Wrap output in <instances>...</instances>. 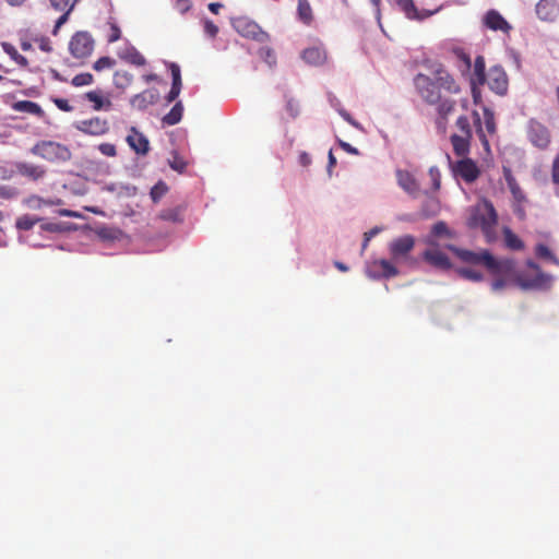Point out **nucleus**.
<instances>
[{
    "mask_svg": "<svg viewBox=\"0 0 559 559\" xmlns=\"http://www.w3.org/2000/svg\"><path fill=\"white\" fill-rule=\"evenodd\" d=\"M488 259L487 270L492 275L504 276L524 292H545L550 289L555 277L551 274H539L527 277L516 267V260L513 258H497L491 252Z\"/></svg>",
    "mask_w": 559,
    "mask_h": 559,
    "instance_id": "1",
    "label": "nucleus"
},
{
    "mask_svg": "<svg viewBox=\"0 0 559 559\" xmlns=\"http://www.w3.org/2000/svg\"><path fill=\"white\" fill-rule=\"evenodd\" d=\"M498 223V213L491 201L484 199L483 203L472 209L467 218L468 228H476L480 226L483 233L490 241V234L492 228Z\"/></svg>",
    "mask_w": 559,
    "mask_h": 559,
    "instance_id": "2",
    "label": "nucleus"
},
{
    "mask_svg": "<svg viewBox=\"0 0 559 559\" xmlns=\"http://www.w3.org/2000/svg\"><path fill=\"white\" fill-rule=\"evenodd\" d=\"M31 153L52 164H63L72 158V153L67 145L50 140L37 142L31 148Z\"/></svg>",
    "mask_w": 559,
    "mask_h": 559,
    "instance_id": "3",
    "label": "nucleus"
},
{
    "mask_svg": "<svg viewBox=\"0 0 559 559\" xmlns=\"http://www.w3.org/2000/svg\"><path fill=\"white\" fill-rule=\"evenodd\" d=\"M447 158L451 168V173L455 179H462L466 183L475 182L479 175L480 170L475 160L468 157H463L456 162H452L449 154H447Z\"/></svg>",
    "mask_w": 559,
    "mask_h": 559,
    "instance_id": "4",
    "label": "nucleus"
},
{
    "mask_svg": "<svg viewBox=\"0 0 559 559\" xmlns=\"http://www.w3.org/2000/svg\"><path fill=\"white\" fill-rule=\"evenodd\" d=\"M233 26L242 37L250 38L261 44L270 40V35L264 32L258 23L247 17L234 20Z\"/></svg>",
    "mask_w": 559,
    "mask_h": 559,
    "instance_id": "5",
    "label": "nucleus"
},
{
    "mask_svg": "<svg viewBox=\"0 0 559 559\" xmlns=\"http://www.w3.org/2000/svg\"><path fill=\"white\" fill-rule=\"evenodd\" d=\"M94 39L88 32L79 31L70 39L69 51L76 59H83L92 55Z\"/></svg>",
    "mask_w": 559,
    "mask_h": 559,
    "instance_id": "6",
    "label": "nucleus"
},
{
    "mask_svg": "<svg viewBox=\"0 0 559 559\" xmlns=\"http://www.w3.org/2000/svg\"><path fill=\"white\" fill-rule=\"evenodd\" d=\"M414 85L426 103L435 105L440 102V91L438 90L437 83L431 78L423 73H418L414 78Z\"/></svg>",
    "mask_w": 559,
    "mask_h": 559,
    "instance_id": "7",
    "label": "nucleus"
},
{
    "mask_svg": "<svg viewBox=\"0 0 559 559\" xmlns=\"http://www.w3.org/2000/svg\"><path fill=\"white\" fill-rule=\"evenodd\" d=\"M365 273L370 280L391 278L399 274L396 266L386 259H379L368 262L365 267Z\"/></svg>",
    "mask_w": 559,
    "mask_h": 559,
    "instance_id": "8",
    "label": "nucleus"
},
{
    "mask_svg": "<svg viewBox=\"0 0 559 559\" xmlns=\"http://www.w3.org/2000/svg\"><path fill=\"white\" fill-rule=\"evenodd\" d=\"M448 250L453 252L462 262L469 263L474 265H483L487 267L488 259L487 255H490V250L480 249L479 251H473L464 248H460L455 245L448 243L445 246Z\"/></svg>",
    "mask_w": 559,
    "mask_h": 559,
    "instance_id": "9",
    "label": "nucleus"
},
{
    "mask_svg": "<svg viewBox=\"0 0 559 559\" xmlns=\"http://www.w3.org/2000/svg\"><path fill=\"white\" fill-rule=\"evenodd\" d=\"M527 136L534 146L542 150L546 148L550 143L548 129L535 119H531L527 123Z\"/></svg>",
    "mask_w": 559,
    "mask_h": 559,
    "instance_id": "10",
    "label": "nucleus"
},
{
    "mask_svg": "<svg viewBox=\"0 0 559 559\" xmlns=\"http://www.w3.org/2000/svg\"><path fill=\"white\" fill-rule=\"evenodd\" d=\"M395 3L400 7V9L403 11L405 16L408 20L413 21H425L426 19L437 14L440 12L443 8V5H440L436 8L435 10H419L413 0H394Z\"/></svg>",
    "mask_w": 559,
    "mask_h": 559,
    "instance_id": "11",
    "label": "nucleus"
},
{
    "mask_svg": "<svg viewBox=\"0 0 559 559\" xmlns=\"http://www.w3.org/2000/svg\"><path fill=\"white\" fill-rule=\"evenodd\" d=\"M489 88L498 95H506L508 92V76L500 64L492 66L487 74Z\"/></svg>",
    "mask_w": 559,
    "mask_h": 559,
    "instance_id": "12",
    "label": "nucleus"
},
{
    "mask_svg": "<svg viewBox=\"0 0 559 559\" xmlns=\"http://www.w3.org/2000/svg\"><path fill=\"white\" fill-rule=\"evenodd\" d=\"M73 127L85 134L95 136L104 135L109 131L108 121L99 117L75 121Z\"/></svg>",
    "mask_w": 559,
    "mask_h": 559,
    "instance_id": "13",
    "label": "nucleus"
},
{
    "mask_svg": "<svg viewBox=\"0 0 559 559\" xmlns=\"http://www.w3.org/2000/svg\"><path fill=\"white\" fill-rule=\"evenodd\" d=\"M397 186L413 199L421 195V188L418 180L407 170L396 169L395 171Z\"/></svg>",
    "mask_w": 559,
    "mask_h": 559,
    "instance_id": "14",
    "label": "nucleus"
},
{
    "mask_svg": "<svg viewBox=\"0 0 559 559\" xmlns=\"http://www.w3.org/2000/svg\"><path fill=\"white\" fill-rule=\"evenodd\" d=\"M415 237L412 235H404L390 242L389 250L394 261L407 257L414 249Z\"/></svg>",
    "mask_w": 559,
    "mask_h": 559,
    "instance_id": "15",
    "label": "nucleus"
},
{
    "mask_svg": "<svg viewBox=\"0 0 559 559\" xmlns=\"http://www.w3.org/2000/svg\"><path fill=\"white\" fill-rule=\"evenodd\" d=\"M129 134L126 138V142L129 147L134 151L135 154L145 156L150 152V141L146 135L138 130L135 127H131Z\"/></svg>",
    "mask_w": 559,
    "mask_h": 559,
    "instance_id": "16",
    "label": "nucleus"
},
{
    "mask_svg": "<svg viewBox=\"0 0 559 559\" xmlns=\"http://www.w3.org/2000/svg\"><path fill=\"white\" fill-rule=\"evenodd\" d=\"M421 257L424 261L440 271H450L453 267L449 257L439 250L438 247H435V249H426Z\"/></svg>",
    "mask_w": 559,
    "mask_h": 559,
    "instance_id": "17",
    "label": "nucleus"
},
{
    "mask_svg": "<svg viewBox=\"0 0 559 559\" xmlns=\"http://www.w3.org/2000/svg\"><path fill=\"white\" fill-rule=\"evenodd\" d=\"M159 96V91L156 87H151L133 95L130 99V105L140 111H144L150 105H155Z\"/></svg>",
    "mask_w": 559,
    "mask_h": 559,
    "instance_id": "18",
    "label": "nucleus"
},
{
    "mask_svg": "<svg viewBox=\"0 0 559 559\" xmlns=\"http://www.w3.org/2000/svg\"><path fill=\"white\" fill-rule=\"evenodd\" d=\"M300 57L307 64L320 67L326 61V50L322 44H317L304 49Z\"/></svg>",
    "mask_w": 559,
    "mask_h": 559,
    "instance_id": "19",
    "label": "nucleus"
},
{
    "mask_svg": "<svg viewBox=\"0 0 559 559\" xmlns=\"http://www.w3.org/2000/svg\"><path fill=\"white\" fill-rule=\"evenodd\" d=\"M439 238H455V233L449 228L448 224L443 221H438L431 226L429 235L426 237V243L430 247H438Z\"/></svg>",
    "mask_w": 559,
    "mask_h": 559,
    "instance_id": "20",
    "label": "nucleus"
},
{
    "mask_svg": "<svg viewBox=\"0 0 559 559\" xmlns=\"http://www.w3.org/2000/svg\"><path fill=\"white\" fill-rule=\"evenodd\" d=\"M535 11L539 20L554 22L559 15V3L557 0H539Z\"/></svg>",
    "mask_w": 559,
    "mask_h": 559,
    "instance_id": "21",
    "label": "nucleus"
},
{
    "mask_svg": "<svg viewBox=\"0 0 559 559\" xmlns=\"http://www.w3.org/2000/svg\"><path fill=\"white\" fill-rule=\"evenodd\" d=\"M484 25L491 31L509 33L512 28L510 23L495 9L486 12L483 19Z\"/></svg>",
    "mask_w": 559,
    "mask_h": 559,
    "instance_id": "22",
    "label": "nucleus"
},
{
    "mask_svg": "<svg viewBox=\"0 0 559 559\" xmlns=\"http://www.w3.org/2000/svg\"><path fill=\"white\" fill-rule=\"evenodd\" d=\"M421 194L426 197L420 206L421 216L425 218L437 216L441 207L439 199L428 190H424Z\"/></svg>",
    "mask_w": 559,
    "mask_h": 559,
    "instance_id": "23",
    "label": "nucleus"
},
{
    "mask_svg": "<svg viewBox=\"0 0 559 559\" xmlns=\"http://www.w3.org/2000/svg\"><path fill=\"white\" fill-rule=\"evenodd\" d=\"M118 56L123 61L136 67H142L146 63L142 53L129 41L126 43L123 48L119 49Z\"/></svg>",
    "mask_w": 559,
    "mask_h": 559,
    "instance_id": "24",
    "label": "nucleus"
},
{
    "mask_svg": "<svg viewBox=\"0 0 559 559\" xmlns=\"http://www.w3.org/2000/svg\"><path fill=\"white\" fill-rule=\"evenodd\" d=\"M104 191L115 193L118 199L131 198L138 193V188L130 183L111 182L103 188Z\"/></svg>",
    "mask_w": 559,
    "mask_h": 559,
    "instance_id": "25",
    "label": "nucleus"
},
{
    "mask_svg": "<svg viewBox=\"0 0 559 559\" xmlns=\"http://www.w3.org/2000/svg\"><path fill=\"white\" fill-rule=\"evenodd\" d=\"M504 180L508 185V188L510 192L512 193L513 198L518 202H522L525 200V195L523 191L521 190L520 186L518 185L512 170L510 167L503 166L502 168Z\"/></svg>",
    "mask_w": 559,
    "mask_h": 559,
    "instance_id": "26",
    "label": "nucleus"
},
{
    "mask_svg": "<svg viewBox=\"0 0 559 559\" xmlns=\"http://www.w3.org/2000/svg\"><path fill=\"white\" fill-rule=\"evenodd\" d=\"M84 97L93 103V109L94 110H109L112 106V103L110 99L108 98H105L103 95H102V92L100 91H90L87 93H85Z\"/></svg>",
    "mask_w": 559,
    "mask_h": 559,
    "instance_id": "27",
    "label": "nucleus"
},
{
    "mask_svg": "<svg viewBox=\"0 0 559 559\" xmlns=\"http://www.w3.org/2000/svg\"><path fill=\"white\" fill-rule=\"evenodd\" d=\"M487 81L486 62L483 56H477L474 61V70L471 78V84L484 85Z\"/></svg>",
    "mask_w": 559,
    "mask_h": 559,
    "instance_id": "28",
    "label": "nucleus"
},
{
    "mask_svg": "<svg viewBox=\"0 0 559 559\" xmlns=\"http://www.w3.org/2000/svg\"><path fill=\"white\" fill-rule=\"evenodd\" d=\"M12 109L19 112H26L35 115L37 117L44 116L43 108L35 102L32 100H19L12 104Z\"/></svg>",
    "mask_w": 559,
    "mask_h": 559,
    "instance_id": "29",
    "label": "nucleus"
},
{
    "mask_svg": "<svg viewBox=\"0 0 559 559\" xmlns=\"http://www.w3.org/2000/svg\"><path fill=\"white\" fill-rule=\"evenodd\" d=\"M94 231L102 240L106 241L119 240L122 235L119 228L110 227L105 224H97Z\"/></svg>",
    "mask_w": 559,
    "mask_h": 559,
    "instance_id": "30",
    "label": "nucleus"
},
{
    "mask_svg": "<svg viewBox=\"0 0 559 559\" xmlns=\"http://www.w3.org/2000/svg\"><path fill=\"white\" fill-rule=\"evenodd\" d=\"M19 174L33 180H38L45 176V169L28 163H20L16 166Z\"/></svg>",
    "mask_w": 559,
    "mask_h": 559,
    "instance_id": "31",
    "label": "nucleus"
},
{
    "mask_svg": "<svg viewBox=\"0 0 559 559\" xmlns=\"http://www.w3.org/2000/svg\"><path fill=\"white\" fill-rule=\"evenodd\" d=\"M451 143L453 146V151L457 156L465 157V155L469 152V140L471 138H467V135H459V134H452Z\"/></svg>",
    "mask_w": 559,
    "mask_h": 559,
    "instance_id": "32",
    "label": "nucleus"
},
{
    "mask_svg": "<svg viewBox=\"0 0 559 559\" xmlns=\"http://www.w3.org/2000/svg\"><path fill=\"white\" fill-rule=\"evenodd\" d=\"M183 105L181 100L175 103L171 109L163 117L162 122L164 126H175L182 119Z\"/></svg>",
    "mask_w": 559,
    "mask_h": 559,
    "instance_id": "33",
    "label": "nucleus"
},
{
    "mask_svg": "<svg viewBox=\"0 0 559 559\" xmlns=\"http://www.w3.org/2000/svg\"><path fill=\"white\" fill-rule=\"evenodd\" d=\"M436 73L437 78L433 81L437 83L439 91L440 88H444L451 93L459 92V87L455 85L454 80L450 74H448L445 71L441 69L438 70Z\"/></svg>",
    "mask_w": 559,
    "mask_h": 559,
    "instance_id": "34",
    "label": "nucleus"
},
{
    "mask_svg": "<svg viewBox=\"0 0 559 559\" xmlns=\"http://www.w3.org/2000/svg\"><path fill=\"white\" fill-rule=\"evenodd\" d=\"M502 233L507 248L515 251L522 250L524 248L523 240L515 233H513L511 228L504 226Z\"/></svg>",
    "mask_w": 559,
    "mask_h": 559,
    "instance_id": "35",
    "label": "nucleus"
},
{
    "mask_svg": "<svg viewBox=\"0 0 559 559\" xmlns=\"http://www.w3.org/2000/svg\"><path fill=\"white\" fill-rule=\"evenodd\" d=\"M40 229L47 233H68L78 229V226L69 222L43 223Z\"/></svg>",
    "mask_w": 559,
    "mask_h": 559,
    "instance_id": "36",
    "label": "nucleus"
},
{
    "mask_svg": "<svg viewBox=\"0 0 559 559\" xmlns=\"http://www.w3.org/2000/svg\"><path fill=\"white\" fill-rule=\"evenodd\" d=\"M297 15L298 19L306 25H310L313 16L312 9L308 0H298L297 5Z\"/></svg>",
    "mask_w": 559,
    "mask_h": 559,
    "instance_id": "37",
    "label": "nucleus"
},
{
    "mask_svg": "<svg viewBox=\"0 0 559 559\" xmlns=\"http://www.w3.org/2000/svg\"><path fill=\"white\" fill-rule=\"evenodd\" d=\"M535 254L539 259L548 260L551 263H554L555 265H559V259L551 251V249L543 242H538L535 246Z\"/></svg>",
    "mask_w": 559,
    "mask_h": 559,
    "instance_id": "38",
    "label": "nucleus"
},
{
    "mask_svg": "<svg viewBox=\"0 0 559 559\" xmlns=\"http://www.w3.org/2000/svg\"><path fill=\"white\" fill-rule=\"evenodd\" d=\"M1 47L3 49V51L10 56V58L15 61L19 66L21 67H26L28 61L26 59V57L22 56L21 53H19V51L16 50V48L10 44V43H7V41H3L1 44Z\"/></svg>",
    "mask_w": 559,
    "mask_h": 559,
    "instance_id": "39",
    "label": "nucleus"
},
{
    "mask_svg": "<svg viewBox=\"0 0 559 559\" xmlns=\"http://www.w3.org/2000/svg\"><path fill=\"white\" fill-rule=\"evenodd\" d=\"M41 218L35 215L24 214L20 216L15 222V227L19 230H29L32 229Z\"/></svg>",
    "mask_w": 559,
    "mask_h": 559,
    "instance_id": "40",
    "label": "nucleus"
},
{
    "mask_svg": "<svg viewBox=\"0 0 559 559\" xmlns=\"http://www.w3.org/2000/svg\"><path fill=\"white\" fill-rule=\"evenodd\" d=\"M456 273L460 277H462L464 280L472 281V282H476V283L481 282L485 278V276L481 272L476 271L471 267H457Z\"/></svg>",
    "mask_w": 559,
    "mask_h": 559,
    "instance_id": "41",
    "label": "nucleus"
},
{
    "mask_svg": "<svg viewBox=\"0 0 559 559\" xmlns=\"http://www.w3.org/2000/svg\"><path fill=\"white\" fill-rule=\"evenodd\" d=\"M167 66L169 68L170 75H171L170 88H175V90H178L181 92L182 79H181V70H180L179 64H177L175 62H167Z\"/></svg>",
    "mask_w": 559,
    "mask_h": 559,
    "instance_id": "42",
    "label": "nucleus"
},
{
    "mask_svg": "<svg viewBox=\"0 0 559 559\" xmlns=\"http://www.w3.org/2000/svg\"><path fill=\"white\" fill-rule=\"evenodd\" d=\"M133 80V75L127 71H117L114 74V84L117 88L124 90Z\"/></svg>",
    "mask_w": 559,
    "mask_h": 559,
    "instance_id": "43",
    "label": "nucleus"
},
{
    "mask_svg": "<svg viewBox=\"0 0 559 559\" xmlns=\"http://www.w3.org/2000/svg\"><path fill=\"white\" fill-rule=\"evenodd\" d=\"M168 191L166 182L163 180L157 181L150 191V197L154 203H157Z\"/></svg>",
    "mask_w": 559,
    "mask_h": 559,
    "instance_id": "44",
    "label": "nucleus"
},
{
    "mask_svg": "<svg viewBox=\"0 0 559 559\" xmlns=\"http://www.w3.org/2000/svg\"><path fill=\"white\" fill-rule=\"evenodd\" d=\"M438 114L440 118L447 119V117L453 111L455 103L451 99H441L437 103Z\"/></svg>",
    "mask_w": 559,
    "mask_h": 559,
    "instance_id": "45",
    "label": "nucleus"
},
{
    "mask_svg": "<svg viewBox=\"0 0 559 559\" xmlns=\"http://www.w3.org/2000/svg\"><path fill=\"white\" fill-rule=\"evenodd\" d=\"M160 217L164 221H168V222H173V223H180L182 221L181 209L175 207V209L164 210L160 214Z\"/></svg>",
    "mask_w": 559,
    "mask_h": 559,
    "instance_id": "46",
    "label": "nucleus"
},
{
    "mask_svg": "<svg viewBox=\"0 0 559 559\" xmlns=\"http://www.w3.org/2000/svg\"><path fill=\"white\" fill-rule=\"evenodd\" d=\"M168 165L179 174H183L187 168V163L176 152H173V159L168 160Z\"/></svg>",
    "mask_w": 559,
    "mask_h": 559,
    "instance_id": "47",
    "label": "nucleus"
},
{
    "mask_svg": "<svg viewBox=\"0 0 559 559\" xmlns=\"http://www.w3.org/2000/svg\"><path fill=\"white\" fill-rule=\"evenodd\" d=\"M93 80V75L88 72L79 73L72 79L71 84L75 87H80L92 84Z\"/></svg>",
    "mask_w": 559,
    "mask_h": 559,
    "instance_id": "48",
    "label": "nucleus"
},
{
    "mask_svg": "<svg viewBox=\"0 0 559 559\" xmlns=\"http://www.w3.org/2000/svg\"><path fill=\"white\" fill-rule=\"evenodd\" d=\"M483 112H484L485 126H486L487 131L489 133H493L496 131L493 111L490 108L484 106Z\"/></svg>",
    "mask_w": 559,
    "mask_h": 559,
    "instance_id": "49",
    "label": "nucleus"
},
{
    "mask_svg": "<svg viewBox=\"0 0 559 559\" xmlns=\"http://www.w3.org/2000/svg\"><path fill=\"white\" fill-rule=\"evenodd\" d=\"M115 63H116V61L112 58L104 56V57L98 58L94 62L93 69L95 71H102L104 69H109V68L114 67Z\"/></svg>",
    "mask_w": 559,
    "mask_h": 559,
    "instance_id": "50",
    "label": "nucleus"
},
{
    "mask_svg": "<svg viewBox=\"0 0 559 559\" xmlns=\"http://www.w3.org/2000/svg\"><path fill=\"white\" fill-rule=\"evenodd\" d=\"M259 56L270 66L276 63V57L274 50L270 47H262L259 49Z\"/></svg>",
    "mask_w": 559,
    "mask_h": 559,
    "instance_id": "51",
    "label": "nucleus"
},
{
    "mask_svg": "<svg viewBox=\"0 0 559 559\" xmlns=\"http://www.w3.org/2000/svg\"><path fill=\"white\" fill-rule=\"evenodd\" d=\"M428 173L431 179L432 190L436 192L441 186V173L437 166H431Z\"/></svg>",
    "mask_w": 559,
    "mask_h": 559,
    "instance_id": "52",
    "label": "nucleus"
},
{
    "mask_svg": "<svg viewBox=\"0 0 559 559\" xmlns=\"http://www.w3.org/2000/svg\"><path fill=\"white\" fill-rule=\"evenodd\" d=\"M285 99H286V111L288 112V115L290 116V118L295 119L299 116V104L298 102H296L294 98L292 97H288L287 95H285Z\"/></svg>",
    "mask_w": 559,
    "mask_h": 559,
    "instance_id": "53",
    "label": "nucleus"
},
{
    "mask_svg": "<svg viewBox=\"0 0 559 559\" xmlns=\"http://www.w3.org/2000/svg\"><path fill=\"white\" fill-rule=\"evenodd\" d=\"M456 127L464 135H467V138H472V129H471L469 120L466 116H460L457 118Z\"/></svg>",
    "mask_w": 559,
    "mask_h": 559,
    "instance_id": "54",
    "label": "nucleus"
},
{
    "mask_svg": "<svg viewBox=\"0 0 559 559\" xmlns=\"http://www.w3.org/2000/svg\"><path fill=\"white\" fill-rule=\"evenodd\" d=\"M19 195V190L11 186L0 185V198L12 200Z\"/></svg>",
    "mask_w": 559,
    "mask_h": 559,
    "instance_id": "55",
    "label": "nucleus"
},
{
    "mask_svg": "<svg viewBox=\"0 0 559 559\" xmlns=\"http://www.w3.org/2000/svg\"><path fill=\"white\" fill-rule=\"evenodd\" d=\"M509 283H511V282L508 277L499 276V277L495 278L493 281H491L490 288L493 293H499L502 289H504Z\"/></svg>",
    "mask_w": 559,
    "mask_h": 559,
    "instance_id": "56",
    "label": "nucleus"
},
{
    "mask_svg": "<svg viewBox=\"0 0 559 559\" xmlns=\"http://www.w3.org/2000/svg\"><path fill=\"white\" fill-rule=\"evenodd\" d=\"M97 148L105 156L115 157L117 155L116 146L111 143H102Z\"/></svg>",
    "mask_w": 559,
    "mask_h": 559,
    "instance_id": "57",
    "label": "nucleus"
},
{
    "mask_svg": "<svg viewBox=\"0 0 559 559\" xmlns=\"http://www.w3.org/2000/svg\"><path fill=\"white\" fill-rule=\"evenodd\" d=\"M336 143L343 151H345L348 154H352V155L360 154V152L357 147H355L352 144H349L348 142L340 139L338 136H336Z\"/></svg>",
    "mask_w": 559,
    "mask_h": 559,
    "instance_id": "58",
    "label": "nucleus"
},
{
    "mask_svg": "<svg viewBox=\"0 0 559 559\" xmlns=\"http://www.w3.org/2000/svg\"><path fill=\"white\" fill-rule=\"evenodd\" d=\"M52 103L56 105L58 109L64 112H71L73 110V106H71L66 98L53 97Z\"/></svg>",
    "mask_w": 559,
    "mask_h": 559,
    "instance_id": "59",
    "label": "nucleus"
},
{
    "mask_svg": "<svg viewBox=\"0 0 559 559\" xmlns=\"http://www.w3.org/2000/svg\"><path fill=\"white\" fill-rule=\"evenodd\" d=\"M204 32L209 37L214 38L218 33V27L211 20L205 19Z\"/></svg>",
    "mask_w": 559,
    "mask_h": 559,
    "instance_id": "60",
    "label": "nucleus"
},
{
    "mask_svg": "<svg viewBox=\"0 0 559 559\" xmlns=\"http://www.w3.org/2000/svg\"><path fill=\"white\" fill-rule=\"evenodd\" d=\"M338 115L355 129L362 130L361 124L347 110L343 109Z\"/></svg>",
    "mask_w": 559,
    "mask_h": 559,
    "instance_id": "61",
    "label": "nucleus"
},
{
    "mask_svg": "<svg viewBox=\"0 0 559 559\" xmlns=\"http://www.w3.org/2000/svg\"><path fill=\"white\" fill-rule=\"evenodd\" d=\"M338 115L355 129L362 130L361 124L347 110L343 109Z\"/></svg>",
    "mask_w": 559,
    "mask_h": 559,
    "instance_id": "62",
    "label": "nucleus"
},
{
    "mask_svg": "<svg viewBox=\"0 0 559 559\" xmlns=\"http://www.w3.org/2000/svg\"><path fill=\"white\" fill-rule=\"evenodd\" d=\"M328 102H329L330 106L338 114L344 109L341 100L331 92L328 93Z\"/></svg>",
    "mask_w": 559,
    "mask_h": 559,
    "instance_id": "63",
    "label": "nucleus"
},
{
    "mask_svg": "<svg viewBox=\"0 0 559 559\" xmlns=\"http://www.w3.org/2000/svg\"><path fill=\"white\" fill-rule=\"evenodd\" d=\"M551 179L555 185H559V153L552 162Z\"/></svg>",
    "mask_w": 559,
    "mask_h": 559,
    "instance_id": "64",
    "label": "nucleus"
}]
</instances>
